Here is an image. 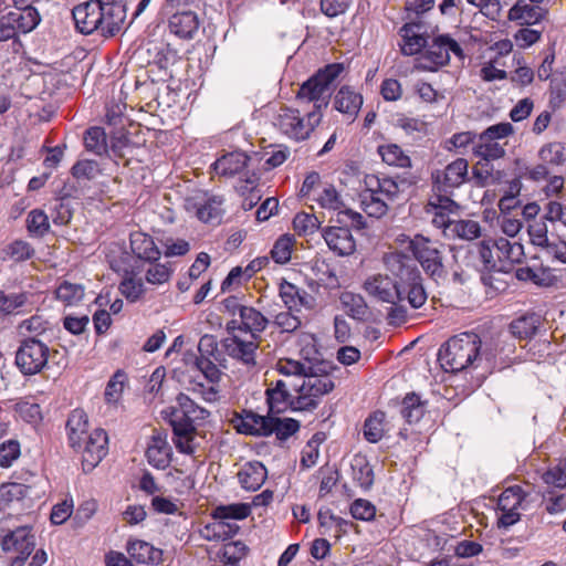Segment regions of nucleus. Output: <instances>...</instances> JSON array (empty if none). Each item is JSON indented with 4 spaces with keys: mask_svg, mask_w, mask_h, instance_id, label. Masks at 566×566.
<instances>
[{
    "mask_svg": "<svg viewBox=\"0 0 566 566\" xmlns=\"http://www.w3.org/2000/svg\"><path fill=\"white\" fill-rule=\"evenodd\" d=\"M73 218V209L64 199L56 198L53 208L52 220L54 224L66 226Z\"/></svg>",
    "mask_w": 566,
    "mask_h": 566,
    "instance_id": "nucleus-64",
    "label": "nucleus"
},
{
    "mask_svg": "<svg viewBox=\"0 0 566 566\" xmlns=\"http://www.w3.org/2000/svg\"><path fill=\"white\" fill-rule=\"evenodd\" d=\"M119 291L128 302L134 303L144 295L146 289L142 279L127 276L120 282Z\"/></svg>",
    "mask_w": 566,
    "mask_h": 566,
    "instance_id": "nucleus-49",
    "label": "nucleus"
},
{
    "mask_svg": "<svg viewBox=\"0 0 566 566\" xmlns=\"http://www.w3.org/2000/svg\"><path fill=\"white\" fill-rule=\"evenodd\" d=\"M350 467L353 480L357 482L363 490H370L374 485L375 474L367 458L364 455H355Z\"/></svg>",
    "mask_w": 566,
    "mask_h": 566,
    "instance_id": "nucleus-25",
    "label": "nucleus"
},
{
    "mask_svg": "<svg viewBox=\"0 0 566 566\" xmlns=\"http://www.w3.org/2000/svg\"><path fill=\"white\" fill-rule=\"evenodd\" d=\"M473 154L484 161L500 159L505 156V149L495 142L483 140L473 147Z\"/></svg>",
    "mask_w": 566,
    "mask_h": 566,
    "instance_id": "nucleus-46",
    "label": "nucleus"
},
{
    "mask_svg": "<svg viewBox=\"0 0 566 566\" xmlns=\"http://www.w3.org/2000/svg\"><path fill=\"white\" fill-rule=\"evenodd\" d=\"M126 551L132 559L138 564L158 566L164 563V552L142 539H128Z\"/></svg>",
    "mask_w": 566,
    "mask_h": 566,
    "instance_id": "nucleus-14",
    "label": "nucleus"
},
{
    "mask_svg": "<svg viewBox=\"0 0 566 566\" xmlns=\"http://www.w3.org/2000/svg\"><path fill=\"white\" fill-rule=\"evenodd\" d=\"M538 157L545 164L564 165L566 163L565 146L559 142L545 144L539 149Z\"/></svg>",
    "mask_w": 566,
    "mask_h": 566,
    "instance_id": "nucleus-39",
    "label": "nucleus"
},
{
    "mask_svg": "<svg viewBox=\"0 0 566 566\" xmlns=\"http://www.w3.org/2000/svg\"><path fill=\"white\" fill-rule=\"evenodd\" d=\"M130 251L138 259H144L153 264L160 259L161 251L156 245L151 235L143 232H133L129 235Z\"/></svg>",
    "mask_w": 566,
    "mask_h": 566,
    "instance_id": "nucleus-16",
    "label": "nucleus"
},
{
    "mask_svg": "<svg viewBox=\"0 0 566 566\" xmlns=\"http://www.w3.org/2000/svg\"><path fill=\"white\" fill-rule=\"evenodd\" d=\"M84 145L86 150L96 155H103L108 151L107 136L103 127H90L84 133Z\"/></svg>",
    "mask_w": 566,
    "mask_h": 566,
    "instance_id": "nucleus-30",
    "label": "nucleus"
},
{
    "mask_svg": "<svg viewBox=\"0 0 566 566\" xmlns=\"http://www.w3.org/2000/svg\"><path fill=\"white\" fill-rule=\"evenodd\" d=\"M72 15L76 30L85 35L97 33L104 39H109L118 34L124 27L118 12H111L96 0L75 6Z\"/></svg>",
    "mask_w": 566,
    "mask_h": 566,
    "instance_id": "nucleus-3",
    "label": "nucleus"
},
{
    "mask_svg": "<svg viewBox=\"0 0 566 566\" xmlns=\"http://www.w3.org/2000/svg\"><path fill=\"white\" fill-rule=\"evenodd\" d=\"M549 78V105L556 109L566 101V66L555 72Z\"/></svg>",
    "mask_w": 566,
    "mask_h": 566,
    "instance_id": "nucleus-31",
    "label": "nucleus"
},
{
    "mask_svg": "<svg viewBox=\"0 0 566 566\" xmlns=\"http://www.w3.org/2000/svg\"><path fill=\"white\" fill-rule=\"evenodd\" d=\"M473 248L479 254L483 263L484 270H486L489 273L507 272L506 270L497 266L495 260L493 259L492 247L488 241L483 240L478 243H474Z\"/></svg>",
    "mask_w": 566,
    "mask_h": 566,
    "instance_id": "nucleus-57",
    "label": "nucleus"
},
{
    "mask_svg": "<svg viewBox=\"0 0 566 566\" xmlns=\"http://www.w3.org/2000/svg\"><path fill=\"white\" fill-rule=\"evenodd\" d=\"M548 11L538 6L525 3L517 0L509 10V20L517 22L520 25H533L545 19Z\"/></svg>",
    "mask_w": 566,
    "mask_h": 566,
    "instance_id": "nucleus-20",
    "label": "nucleus"
},
{
    "mask_svg": "<svg viewBox=\"0 0 566 566\" xmlns=\"http://www.w3.org/2000/svg\"><path fill=\"white\" fill-rule=\"evenodd\" d=\"M316 201L319 203L322 208L325 209L336 210L345 207V203L343 202L340 196L338 195L335 187L332 185L324 188L318 198H316Z\"/></svg>",
    "mask_w": 566,
    "mask_h": 566,
    "instance_id": "nucleus-63",
    "label": "nucleus"
},
{
    "mask_svg": "<svg viewBox=\"0 0 566 566\" xmlns=\"http://www.w3.org/2000/svg\"><path fill=\"white\" fill-rule=\"evenodd\" d=\"M1 547L4 552L15 551L19 555L28 552V555H31L35 547V536L32 534V527L20 526L10 531L2 538Z\"/></svg>",
    "mask_w": 566,
    "mask_h": 566,
    "instance_id": "nucleus-13",
    "label": "nucleus"
},
{
    "mask_svg": "<svg viewBox=\"0 0 566 566\" xmlns=\"http://www.w3.org/2000/svg\"><path fill=\"white\" fill-rule=\"evenodd\" d=\"M291 398L292 395L289 391L285 381L282 379L276 380L273 387L265 390V402L271 411L272 409H281L279 407L281 403H285L287 406Z\"/></svg>",
    "mask_w": 566,
    "mask_h": 566,
    "instance_id": "nucleus-35",
    "label": "nucleus"
},
{
    "mask_svg": "<svg viewBox=\"0 0 566 566\" xmlns=\"http://www.w3.org/2000/svg\"><path fill=\"white\" fill-rule=\"evenodd\" d=\"M450 195L451 193L436 191L434 198L429 200L428 206L437 211H444L447 213H458L460 210V205L457 201H454L450 197Z\"/></svg>",
    "mask_w": 566,
    "mask_h": 566,
    "instance_id": "nucleus-61",
    "label": "nucleus"
},
{
    "mask_svg": "<svg viewBox=\"0 0 566 566\" xmlns=\"http://www.w3.org/2000/svg\"><path fill=\"white\" fill-rule=\"evenodd\" d=\"M384 264L392 275V287L397 290L398 300H407L412 308H420L427 302L428 293L418 264L400 251L385 254Z\"/></svg>",
    "mask_w": 566,
    "mask_h": 566,
    "instance_id": "nucleus-1",
    "label": "nucleus"
},
{
    "mask_svg": "<svg viewBox=\"0 0 566 566\" xmlns=\"http://www.w3.org/2000/svg\"><path fill=\"white\" fill-rule=\"evenodd\" d=\"M469 163L464 158H457L446 166L444 170L432 172V189L438 192L452 193L468 180Z\"/></svg>",
    "mask_w": 566,
    "mask_h": 566,
    "instance_id": "nucleus-8",
    "label": "nucleus"
},
{
    "mask_svg": "<svg viewBox=\"0 0 566 566\" xmlns=\"http://www.w3.org/2000/svg\"><path fill=\"white\" fill-rule=\"evenodd\" d=\"M514 132V127L511 123L509 122H502V123H497L495 125H492V126H489L484 132H482L480 135H479V139L481 142L483 140H486V142H494L495 139H501V138H505L507 136H510L511 134H513Z\"/></svg>",
    "mask_w": 566,
    "mask_h": 566,
    "instance_id": "nucleus-60",
    "label": "nucleus"
},
{
    "mask_svg": "<svg viewBox=\"0 0 566 566\" xmlns=\"http://www.w3.org/2000/svg\"><path fill=\"white\" fill-rule=\"evenodd\" d=\"M301 429V422L294 418H281L277 417V421L275 424V436L276 440L282 444L287 439L296 434Z\"/></svg>",
    "mask_w": 566,
    "mask_h": 566,
    "instance_id": "nucleus-52",
    "label": "nucleus"
},
{
    "mask_svg": "<svg viewBox=\"0 0 566 566\" xmlns=\"http://www.w3.org/2000/svg\"><path fill=\"white\" fill-rule=\"evenodd\" d=\"M70 172L77 185L86 187L87 181H92L102 175V168L96 160L80 159L72 166Z\"/></svg>",
    "mask_w": 566,
    "mask_h": 566,
    "instance_id": "nucleus-26",
    "label": "nucleus"
},
{
    "mask_svg": "<svg viewBox=\"0 0 566 566\" xmlns=\"http://www.w3.org/2000/svg\"><path fill=\"white\" fill-rule=\"evenodd\" d=\"M461 239H475L481 234V227L473 220H459L453 222L451 229Z\"/></svg>",
    "mask_w": 566,
    "mask_h": 566,
    "instance_id": "nucleus-62",
    "label": "nucleus"
},
{
    "mask_svg": "<svg viewBox=\"0 0 566 566\" xmlns=\"http://www.w3.org/2000/svg\"><path fill=\"white\" fill-rule=\"evenodd\" d=\"M29 300V293L6 294L0 290V314H11L14 310L23 307Z\"/></svg>",
    "mask_w": 566,
    "mask_h": 566,
    "instance_id": "nucleus-51",
    "label": "nucleus"
},
{
    "mask_svg": "<svg viewBox=\"0 0 566 566\" xmlns=\"http://www.w3.org/2000/svg\"><path fill=\"white\" fill-rule=\"evenodd\" d=\"M169 30L181 39H192L199 28V18L195 11L181 10L169 18Z\"/></svg>",
    "mask_w": 566,
    "mask_h": 566,
    "instance_id": "nucleus-15",
    "label": "nucleus"
},
{
    "mask_svg": "<svg viewBox=\"0 0 566 566\" xmlns=\"http://www.w3.org/2000/svg\"><path fill=\"white\" fill-rule=\"evenodd\" d=\"M423 28L422 22L405 23L400 29V34L403 39L405 45L401 48L403 55H416L422 52L423 48L428 46L429 36L419 32Z\"/></svg>",
    "mask_w": 566,
    "mask_h": 566,
    "instance_id": "nucleus-18",
    "label": "nucleus"
},
{
    "mask_svg": "<svg viewBox=\"0 0 566 566\" xmlns=\"http://www.w3.org/2000/svg\"><path fill=\"white\" fill-rule=\"evenodd\" d=\"M56 298L66 305L78 303L84 297V287L81 284L63 281L55 291Z\"/></svg>",
    "mask_w": 566,
    "mask_h": 566,
    "instance_id": "nucleus-40",
    "label": "nucleus"
},
{
    "mask_svg": "<svg viewBox=\"0 0 566 566\" xmlns=\"http://www.w3.org/2000/svg\"><path fill=\"white\" fill-rule=\"evenodd\" d=\"M9 17H12L13 27L15 31L22 33H29L33 31L40 23L41 17L34 7H27L22 12L10 11Z\"/></svg>",
    "mask_w": 566,
    "mask_h": 566,
    "instance_id": "nucleus-27",
    "label": "nucleus"
},
{
    "mask_svg": "<svg viewBox=\"0 0 566 566\" xmlns=\"http://www.w3.org/2000/svg\"><path fill=\"white\" fill-rule=\"evenodd\" d=\"M378 154L387 165L401 168L411 167L410 157L405 155L401 147L397 144L380 145L378 147Z\"/></svg>",
    "mask_w": 566,
    "mask_h": 566,
    "instance_id": "nucleus-32",
    "label": "nucleus"
},
{
    "mask_svg": "<svg viewBox=\"0 0 566 566\" xmlns=\"http://www.w3.org/2000/svg\"><path fill=\"white\" fill-rule=\"evenodd\" d=\"M349 512L355 520L369 522L376 516V506L368 500L356 499L350 504Z\"/></svg>",
    "mask_w": 566,
    "mask_h": 566,
    "instance_id": "nucleus-55",
    "label": "nucleus"
},
{
    "mask_svg": "<svg viewBox=\"0 0 566 566\" xmlns=\"http://www.w3.org/2000/svg\"><path fill=\"white\" fill-rule=\"evenodd\" d=\"M442 243L432 241L423 234H416L408 238V251L412 254V260L421 266L424 274L437 285L446 281L448 270L444 265Z\"/></svg>",
    "mask_w": 566,
    "mask_h": 566,
    "instance_id": "nucleus-4",
    "label": "nucleus"
},
{
    "mask_svg": "<svg viewBox=\"0 0 566 566\" xmlns=\"http://www.w3.org/2000/svg\"><path fill=\"white\" fill-rule=\"evenodd\" d=\"M284 409L268 408L266 415H259L251 409H242L234 412L232 423L238 433L251 437H270L275 431L277 415L283 413Z\"/></svg>",
    "mask_w": 566,
    "mask_h": 566,
    "instance_id": "nucleus-6",
    "label": "nucleus"
},
{
    "mask_svg": "<svg viewBox=\"0 0 566 566\" xmlns=\"http://www.w3.org/2000/svg\"><path fill=\"white\" fill-rule=\"evenodd\" d=\"M177 405L180 408V411H186V413H190L198 420H205L210 416V412L197 405L188 395L180 392L176 397Z\"/></svg>",
    "mask_w": 566,
    "mask_h": 566,
    "instance_id": "nucleus-58",
    "label": "nucleus"
},
{
    "mask_svg": "<svg viewBox=\"0 0 566 566\" xmlns=\"http://www.w3.org/2000/svg\"><path fill=\"white\" fill-rule=\"evenodd\" d=\"M154 59L148 61V64H155L160 72H164V76L171 77V73H168V67L174 65L178 60L177 51L171 49L169 44L165 46H155Z\"/></svg>",
    "mask_w": 566,
    "mask_h": 566,
    "instance_id": "nucleus-36",
    "label": "nucleus"
},
{
    "mask_svg": "<svg viewBox=\"0 0 566 566\" xmlns=\"http://www.w3.org/2000/svg\"><path fill=\"white\" fill-rule=\"evenodd\" d=\"M50 348L38 339V337H27L20 342L15 352V366L23 376H33L40 374L49 363Z\"/></svg>",
    "mask_w": 566,
    "mask_h": 566,
    "instance_id": "nucleus-7",
    "label": "nucleus"
},
{
    "mask_svg": "<svg viewBox=\"0 0 566 566\" xmlns=\"http://www.w3.org/2000/svg\"><path fill=\"white\" fill-rule=\"evenodd\" d=\"M279 294L290 311L297 304H304V297L301 295L300 289L285 279H282L279 284Z\"/></svg>",
    "mask_w": 566,
    "mask_h": 566,
    "instance_id": "nucleus-42",
    "label": "nucleus"
},
{
    "mask_svg": "<svg viewBox=\"0 0 566 566\" xmlns=\"http://www.w3.org/2000/svg\"><path fill=\"white\" fill-rule=\"evenodd\" d=\"M82 465L84 471L93 470L107 453V433L103 429H96L84 441Z\"/></svg>",
    "mask_w": 566,
    "mask_h": 566,
    "instance_id": "nucleus-10",
    "label": "nucleus"
},
{
    "mask_svg": "<svg viewBox=\"0 0 566 566\" xmlns=\"http://www.w3.org/2000/svg\"><path fill=\"white\" fill-rule=\"evenodd\" d=\"M233 340L237 343V354L234 359L248 366H255V352L258 349V344L254 342L243 340L237 335H233Z\"/></svg>",
    "mask_w": 566,
    "mask_h": 566,
    "instance_id": "nucleus-47",
    "label": "nucleus"
},
{
    "mask_svg": "<svg viewBox=\"0 0 566 566\" xmlns=\"http://www.w3.org/2000/svg\"><path fill=\"white\" fill-rule=\"evenodd\" d=\"M325 440H326V433L323 431H317L307 441V447L311 448V451L302 452L301 467L303 469H308L316 463L318 455H319L318 447Z\"/></svg>",
    "mask_w": 566,
    "mask_h": 566,
    "instance_id": "nucleus-43",
    "label": "nucleus"
},
{
    "mask_svg": "<svg viewBox=\"0 0 566 566\" xmlns=\"http://www.w3.org/2000/svg\"><path fill=\"white\" fill-rule=\"evenodd\" d=\"M321 223L315 214L298 212L293 219V229L298 235H307L318 230Z\"/></svg>",
    "mask_w": 566,
    "mask_h": 566,
    "instance_id": "nucleus-41",
    "label": "nucleus"
},
{
    "mask_svg": "<svg viewBox=\"0 0 566 566\" xmlns=\"http://www.w3.org/2000/svg\"><path fill=\"white\" fill-rule=\"evenodd\" d=\"M322 235L328 248L339 256L348 255L355 250V240L347 227H326L322 230Z\"/></svg>",
    "mask_w": 566,
    "mask_h": 566,
    "instance_id": "nucleus-12",
    "label": "nucleus"
},
{
    "mask_svg": "<svg viewBox=\"0 0 566 566\" xmlns=\"http://www.w3.org/2000/svg\"><path fill=\"white\" fill-rule=\"evenodd\" d=\"M27 229L31 235L44 237L50 230L49 217L41 209H33L27 217Z\"/></svg>",
    "mask_w": 566,
    "mask_h": 566,
    "instance_id": "nucleus-37",
    "label": "nucleus"
},
{
    "mask_svg": "<svg viewBox=\"0 0 566 566\" xmlns=\"http://www.w3.org/2000/svg\"><path fill=\"white\" fill-rule=\"evenodd\" d=\"M13 410L23 421L28 423L35 424L42 420L41 408L39 403L21 400L13 406Z\"/></svg>",
    "mask_w": 566,
    "mask_h": 566,
    "instance_id": "nucleus-53",
    "label": "nucleus"
},
{
    "mask_svg": "<svg viewBox=\"0 0 566 566\" xmlns=\"http://www.w3.org/2000/svg\"><path fill=\"white\" fill-rule=\"evenodd\" d=\"M223 199L218 196L209 198L203 205L197 209V217L203 222L219 223L222 217L221 205Z\"/></svg>",
    "mask_w": 566,
    "mask_h": 566,
    "instance_id": "nucleus-38",
    "label": "nucleus"
},
{
    "mask_svg": "<svg viewBox=\"0 0 566 566\" xmlns=\"http://www.w3.org/2000/svg\"><path fill=\"white\" fill-rule=\"evenodd\" d=\"M342 303L348 307L347 314L354 319L365 321L368 306L361 295L346 294L342 297Z\"/></svg>",
    "mask_w": 566,
    "mask_h": 566,
    "instance_id": "nucleus-48",
    "label": "nucleus"
},
{
    "mask_svg": "<svg viewBox=\"0 0 566 566\" xmlns=\"http://www.w3.org/2000/svg\"><path fill=\"white\" fill-rule=\"evenodd\" d=\"M444 34H438L432 38L431 43L428 42V46L423 48L421 55L420 69L424 71L436 72L439 67L446 66L450 63V55L447 51V43Z\"/></svg>",
    "mask_w": 566,
    "mask_h": 566,
    "instance_id": "nucleus-11",
    "label": "nucleus"
},
{
    "mask_svg": "<svg viewBox=\"0 0 566 566\" xmlns=\"http://www.w3.org/2000/svg\"><path fill=\"white\" fill-rule=\"evenodd\" d=\"M509 331L518 340H531L535 336L545 333L543 316L534 311H528L515 317L509 324Z\"/></svg>",
    "mask_w": 566,
    "mask_h": 566,
    "instance_id": "nucleus-9",
    "label": "nucleus"
},
{
    "mask_svg": "<svg viewBox=\"0 0 566 566\" xmlns=\"http://www.w3.org/2000/svg\"><path fill=\"white\" fill-rule=\"evenodd\" d=\"M481 338L475 333H461L450 337L438 352V361L444 371L459 373L476 368L481 360Z\"/></svg>",
    "mask_w": 566,
    "mask_h": 566,
    "instance_id": "nucleus-2",
    "label": "nucleus"
},
{
    "mask_svg": "<svg viewBox=\"0 0 566 566\" xmlns=\"http://www.w3.org/2000/svg\"><path fill=\"white\" fill-rule=\"evenodd\" d=\"M385 412L377 410L374 411L369 417L365 420L364 423V437L370 443H377L384 437V420Z\"/></svg>",
    "mask_w": 566,
    "mask_h": 566,
    "instance_id": "nucleus-33",
    "label": "nucleus"
},
{
    "mask_svg": "<svg viewBox=\"0 0 566 566\" xmlns=\"http://www.w3.org/2000/svg\"><path fill=\"white\" fill-rule=\"evenodd\" d=\"M145 455L151 467L158 470H165L171 463L172 449L168 452V450L161 449V447L147 448Z\"/></svg>",
    "mask_w": 566,
    "mask_h": 566,
    "instance_id": "nucleus-56",
    "label": "nucleus"
},
{
    "mask_svg": "<svg viewBox=\"0 0 566 566\" xmlns=\"http://www.w3.org/2000/svg\"><path fill=\"white\" fill-rule=\"evenodd\" d=\"M526 492L520 485H512L506 488L499 496L497 510L510 511L518 509L526 497Z\"/></svg>",
    "mask_w": 566,
    "mask_h": 566,
    "instance_id": "nucleus-34",
    "label": "nucleus"
},
{
    "mask_svg": "<svg viewBox=\"0 0 566 566\" xmlns=\"http://www.w3.org/2000/svg\"><path fill=\"white\" fill-rule=\"evenodd\" d=\"M251 514V506L248 503H233L228 505H218L211 512V517L216 521L237 520L241 521Z\"/></svg>",
    "mask_w": 566,
    "mask_h": 566,
    "instance_id": "nucleus-28",
    "label": "nucleus"
},
{
    "mask_svg": "<svg viewBox=\"0 0 566 566\" xmlns=\"http://www.w3.org/2000/svg\"><path fill=\"white\" fill-rule=\"evenodd\" d=\"M20 443L15 439H10L0 444V467L9 468L20 457Z\"/></svg>",
    "mask_w": 566,
    "mask_h": 566,
    "instance_id": "nucleus-59",
    "label": "nucleus"
},
{
    "mask_svg": "<svg viewBox=\"0 0 566 566\" xmlns=\"http://www.w3.org/2000/svg\"><path fill=\"white\" fill-rule=\"evenodd\" d=\"M293 240L289 234L281 235L271 250V256L277 264L290 262L292 254Z\"/></svg>",
    "mask_w": 566,
    "mask_h": 566,
    "instance_id": "nucleus-50",
    "label": "nucleus"
},
{
    "mask_svg": "<svg viewBox=\"0 0 566 566\" xmlns=\"http://www.w3.org/2000/svg\"><path fill=\"white\" fill-rule=\"evenodd\" d=\"M363 105V96L348 85H343L335 94L333 107L342 114L355 119Z\"/></svg>",
    "mask_w": 566,
    "mask_h": 566,
    "instance_id": "nucleus-21",
    "label": "nucleus"
},
{
    "mask_svg": "<svg viewBox=\"0 0 566 566\" xmlns=\"http://www.w3.org/2000/svg\"><path fill=\"white\" fill-rule=\"evenodd\" d=\"M252 157L248 156L241 150L227 153L219 157L213 164L216 174L224 177H233L239 174L244 167L249 166Z\"/></svg>",
    "mask_w": 566,
    "mask_h": 566,
    "instance_id": "nucleus-19",
    "label": "nucleus"
},
{
    "mask_svg": "<svg viewBox=\"0 0 566 566\" xmlns=\"http://www.w3.org/2000/svg\"><path fill=\"white\" fill-rule=\"evenodd\" d=\"M494 247L507 259L511 263H522L524 256V247L522 243H511L505 238H500L494 241Z\"/></svg>",
    "mask_w": 566,
    "mask_h": 566,
    "instance_id": "nucleus-44",
    "label": "nucleus"
},
{
    "mask_svg": "<svg viewBox=\"0 0 566 566\" xmlns=\"http://www.w3.org/2000/svg\"><path fill=\"white\" fill-rule=\"evenodd\" d=\"M169 426L174 433V444L178 452L187 455H193L196 447L192 444L195 436L197 434L196 424H184L176 422V419L169 420Z\"/></svg>",
    "mask_w": 566,
    "mask_h": 566,
    "instance_id": "nucleus-22",
    "label": "nucleus"
},
{
    "mask_svg": "<svg viewBox=\"0 0 566 566\" xmlns=\"http://www.w3.org/2000/svg\"><path fill=\"white\" fill-rule=\"evenodd\" d=\"M127 375L124 370L118 369L108 380L104 397L107 402H117L122 396Z\"/></svg>",
    "mask_w": 566,
    "mask_h": 566,
    "instance_id": "nucleus-45",
    "label": "nucleus"
},
{
    "mask_svg": "<svg viewBox=\"0 0 566 566\" xmlns=\"http://www.w3.org/2000/svg\"><path fill=\"white\" fill-rule=\"evenodd\" d=\"M241 332L250 333L254 339L268 327L269 319L256 308L252 306H242L240 308Z\"/></svg>",
    "mask_w": 566,
    "mask_h": 566,
    "instance_id": "nucleus-23",
    "label": "nucleus"
},
{
    "mask_svg": "<svg viewBox=\"0 0 566 566\" xmlns=\"http://www.w3.org/2000/svg\"><path fill=\"white\" fill-rule=\"evenodd\" d=\"M344 63L334 62L318 69L312 76L300 85L296 99L306 103H317L332 90L335 80L344 72Z\"/></svg>",
    "mask_w": 566,
    "mask_h": 566,
    "instance_id": "nucleus-5",
    "label": "nucleus"
},
{
    "mask_svg": "<svg viewBox=\"0 0 566 566\" xmlns=\"http://www.w3.org/2000/svg\"><path fill=\"white\" fill-rule=\"evenodd\" d=\"M111 151L115 158L125 159L127 155V150L132 148L139 147V143L133 142L128 132L120 127L118 129L111 132Z\"/></svg>",
    "mask_w": 566,
    "mask_h": 566,
    "instance_id": "nucleus-29",
    "label": "nucleus"
},
{
    "mask_svg": "<svg viewBox=\"0 0 566 566\" xmlns=\"http://www.w3.org/2000/svg\"><path fill=\"white\" fill-rule=\"evenodd\" d=\"M239 483L247 491H258L268 478V470L261 461H249L237 473Z\"/></svg>",
    "mask_w": 566,
    "mask_h": 566,
    "instance_id": "nucleus-17",
    "label": "nucleus"
},
{
    "mask_svg": "<svg viewBox=\"0 0 566 566\" xmlns=\"http://www.w3.org/2000/svg\"><path fill=\"white\" fill-rule=\"evenodd\" d=\"M189 355L193 360L195 367L203 374L208 381L216 384L220 380L221 371L210 357H198L192 353Z\"/></svg>",
    "mask_w": 566,
    "mask_h": 566,
    "instance_id": "nucleus-54",
    "label": "nucleus"
},
{
    "mask_svg": "<svg viewBox=\"0 0 566 566\" xmlns=\"http://www.w3.org/2000/svg\"><path fill=\"white\" fill-rule=\"evenodd\" d=\"M427 407L428 401L422 400L417 392L411 391L401 401L400 415L407 423H418L427 412Z\"/></svg>",
    "mask_w": 566,
    "mask_h": 566,
    "instance_id": "nucleus-24",
    "label": "nucleus"
}]
</instances>
